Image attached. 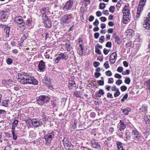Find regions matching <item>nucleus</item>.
I'll return each mask as SVG.
<instances>
[{"mask_svg": "<svg viewBox=\"0 0 150 150\" xmlns=\"http://www.w3.org/2000/svg\"><path fill=\"white\" fill-rule=\"evenodd\" d=\"M109 50H108L107 49H106V48H104L103 50V53H104V54H105V55H107V54L109 52Z\"/></svg>", "mask_w": 150, "mask_h": 150, "instance_id": "57", "label": "nucleus"}, {"mask_svg": "<svg viewBox=\"0 0 150 150\" xmlns=\"http://www.w3.org/2000/svg\"><path fill=\"white\" fill-rule=\"evenodd\" d=\"M123 13L124 17H125V18H129V16L130 15V11H129L125 12L124 13Z\"/></svg>", "mask_w": 150, "mask_h": 150, "instance_id": "30", "label": "nucleus"}, {"mask_svg": "<svg viewBox=\"0 0 150 150\" xmlns=\"http://www.w3.org/2000/svg\"><path fill=\"white\" fill-rule=\"evenodd\" d=\"M119 124L120 125L118 126V128H119V130L120 131H121L125 128L126 127V125L125 124L123 121L121 120H120V122Z\"/></svg>", "mask_w": 150, "mask_h": 150, "instance_id": "12", "label": "nucleus"}, {"mask_svg": "<svg viewBox=\"0 0 150 150\" xmlns=\"http://www.w3.org/2000/svg\"><path fill=\"white\" fill-rule=\"evenodd\" d=\"M115 8L113 6H111L109 8V11L112 13H113L114 12Z\"/></svg>", "mask_w": 150, "mask_h": 150, "instance_id": "34", "label": "nucleus"}, {"mask_svg": "<svg viewBox=\"0 0 150 150\" xmlns=\"http://www.w3.org/2000/svg\"><path fill=\"white\" fill-rule=\"evenodd\" d=\"M99 7L100 9H103L105 7V4L104 3H100Z\"/></svg>", "mask_w": 150, "mask_h": 150, "instance_id": "41", "label": "nucleus"}, {"mask_svg": "<svg viewBox=\"0 0 150 150\" xmlns=\"http://www.w3.org/2000/svg\"><path fill=\"white\" fill-rule=\"evenodd\" d=\"M123 70V68L121 67H119L117 69V71L119 72H122Z\"/></svg>", "mask_w": 150, "mask_h": 150, "instance_id": "54", "label": "nucleus"}, {"mask_svg": "<svg viewBox=\"0 0 150 150\" xmlns=\"http://www.w3.org/2000/svg\"><path fill=\"white\" fill-rule=\"evenodd\" d=\"M73 3V0H69L68 1L63 8V10L64 11H67L70 9L72 7Z\"/></svg>", "mask_w": 150, "mask_h": 150, "instance_id": "5", "label": "nucleus"}, {"mask_svg": "<svg viewBox=\"0 0 150 150\" xmlns=\"http://www.w3.org/2000/svg\"><path fill=\"white\" fill-rule=\"evenodd\" d=\"M104 81L102 80H99L98 82V83L100 86H103L104 84Z\"/></svg>", "mask_w": 150, "mask_h": 150, "instance_id": "62", "label": "nucleus"}, {"mask_svg": "<svg viewBox=\"0 0 150 150\" xmlns=\"http://www.w3.org/2000/svg\"><path fill=\"white\" fill-rule=\"evenodd\" d=\"M15 22L17 24L21 25V26L24 27L25 25V23L23 20L22 17L20 16H17L15 18Z\"/></svg>", "mask_w": 150, "mask_h": 150, "instance_id": "6", "label": "nucleus"}, {"mask_svg": "<svg viewBox=\"0 0 150 150\" xmlns=\"http://www.w3.org/2000/svg\"><path fill=\"white\" fill-rule=\"evenodd\" d=\"M17 80L23 84L29 83L36 85L38 83L37 80L34 78V76L27 73L24 74L19 73Z\"/></svg>", "mask_w": 150, "mask_h": 150, "instance_id": "1", "label": "nucleus"}, {"mask_svg": "<svg viewBox=\"0 0 150 150\" xmlns=\"http://www.w3.org/2000/svg\"><path fill=\"white\" fill-rule=\"evenodd\" d=\"M95 52L96 53L98 54H101V52L100 50H99L98 48L97 47H96L95 48Z\"/></svg>", "mask_w": 150, "mask_h": 150, "instance_id": "49", "label": "nucleus"}, {"mask_svg": "<svg viewBox=\"0 0 150 150\" xmlns=\"http://www.w3.org/2000/svg\"><path fill=\"white\" fill-rule=\"evenodd\" d=\"M50 98L47 96H40L36 98L38 104L40 105H43L50 100Z\"/></svg>", "mask_w": 150, "mask_h": 150, "instance_id": "2", "label": "nucleus"}, {"mask_svg": "<svg viewBox=\"0 0 150 150\" xmlns=\"http://www.w3.org/2000/svg\"><path fill=\"white\" fill-rule=\"evenodd\" d=\"M100 19L102 22H105L107 20L106 18L104 17H102L100 18Z\"/></svg>", "mask_w": 150, "mask_h": 150, "instance_id": "59", "label": "nucleus"}, {"mask_svg": "<svg viewBox=\"0 0 150 150\" xmlns=\"http://www.w3.org/2000/svg\"><path fill=\"white\" fill-rule=\"evenodd\" d=\"M105 74L107 76H111L112 75V72L110 70L108 71L105 72Z\"/></svg>", "mask_w": 150, "mask_h": 150, "instance_id": "38", "label": "nucleus"}, {"mask_svg": "<svg viewBox=\"0 0 150 150\" xmlns=\"http://www.w3.org/2000/svg\"><path fill=\"white\" fill-rule=\"evenodd\" d=\"M117 147L118 150H121V149H123L122 146V143L120 141H117L116 142Z\"/></svg>", "mask_w": 150, "mask_h": 150, "instance_id": "22", "label": "nucleus"}, {"mask_svg": "<svg viewBox=\"0 0 150 150\" xmlns=\"http://www.w3.org/2000/svg\"><path fill=\"white\" fill-rule=\"evenodd\" d=\"M114 82L113 79L112 78H109L108 79V83L109 84L112 83Z\"/></svg>", "mask_w": 150, "mask_h": 150, "instance_id": "51", "label": "nucleus"}, {"mask_svg": "<svg viewBox=\"0 0 150 150\" xmlns=\"http://www.w3.org/2000/svg\"><path fill=\"white\" fill-rule=\"evenodd\" d=\"M4 32L6 33V37H8L9 36V27L6 26L4 29Z\"/></svg>", "mask_w": 150, "mask_h": 150, "instance_id": "20", "label": "nucleus"}, {"mask_svg": "<svg viewBox=\"0 0 150 150\" xmlns=\"http://www.w3.org/2000/svg\"><path fill=\"white\" fill-rule=\"evenodd\" d=\"M9 80H4L3 81V83L4 84L5 86L7 88H8L9 86Z\"/></svg>", "mask_w": 150, "mask_h": 150, "instance_id": "25", "label": "nucleus"}, {"mask_svg": "<svg viewBox=\"0 0 150 150\" xmlns=\"http://www.w3.org/2000/svg\"><path fill=\"white\" fill-rule=\"evenodd\" d=\"M100 64V63L98 62H94L93 63V66L96 68Z\"/></svg>", "mask_w": 150, "mask_h": 150, "instance_id": "50", "label": "nucleus"}, {"mask_svg": "<svg viewBox=\"0 0 150 150\" xmlns=\"http://www.w3.org/2000/svg\"><path fill=\"white\" fill-rule=\"evenodd\" d=\"M99 24V21L97 19H96V21L93 23L94 25L96 26L97 27L98 26Z\"/></svg>", "mask_w": 150, "mask_h": 150, "instance_id": "56", "label": "nucleus"}, {"mask_svg": "<svg viewBox=\"0 0 150 150\" xmlns=\"http://www.w3.org/2000/svg\"><path fill=\"white\" fill-rule=\"evenodd\" d=\"M125 135V136L124 137V140L125 141L129 140L130 139V136L127 134V133H126Z\"/></svg>", "mask_w": 150, "mask_h": 150, "instance_id": "33", "label": "nucleus"}, {"mask_svg": "<svg viewBox=\"0 0 150 150\" xmlns=\"http://www.w3.org/2000/svg\"><path fill=\"white\" fill-rule=\"evenodd\" d=\"M104 66L106 69H108L110 67V66L108 61L105 62L104 64Z\"/></svg>", "mask_w": 150, "mask_h": 150, "instance_id": "36", "label": "nucleus"}, {"mask_svg": "<svg viewBox=\"0 0 150 150\" xmlns=\"http://www.w3.org/2000/svg\"><path fill=\"white\" fill-rule=\"evenodd\" d=\"M92 145L91 146L93 148L99 149L100 148V146L99 144L97 142H96L95 140H92L91 141Z\"/></svg>", "mask_w": 150, "mask_h": 150, "instance_id": "14", "label": "nucleus"}, {"mask_svg": "<svg viewBox=\"0 0 150 150\" xmlns=\"http://www.w3.org/2000/svg\"><path fill=\"white\" fill-rule=\"evenodd\" d=\"M41 121H38L36 119H33V125L35 127H38L42 125Z\"/></svg>", "mask_w": 150, "mask_h": 150, "instance_id": "13", "label": "nucleus"}, {"mask_svg": "<svg viewBox=\"0 0 150 150\" xmlns=\"http://www.w3.org/2000/svg\"><path fill=\"white\" fill-rule=\"evenodd\" d=\"M54 137V133L52 132L50 133H49L46 134L44 137V139L46 141L45 144L47 146L50 145L51 140Z\"/></svg>", "mask_w": 150, "mask_h": 150, "instance_id": "3", "label": "nucleus"}, {"mask_svg": "<svg viewBox=\"0 0 150 150\" xmlns=\"http://www.w3.org/2000/svg\"><path fill=\"white\" fill-rule=\"evenodd\" d=\"M78 43L77 45H83V41L82 39V38H79L78 39Z\"/></svg>", "mask_w": 150, "mask_h": 150, "instance_id": "32", "label": "nucleus"}, {"mask_svg": "<svg viewBox=\"0 0 150 150\" xmlns=\"http://www.w3.org/2000/svg\"><path fill=\"white\" fill-rule=\"evenodd\" d=\"M120 94V92L119 91V89H117L115 91V93L114 94V96L115 97H117Z\"/></svg>", "mask_w": 150, "mask_h": 150, "instance_id": "37", "label": "nucleus"}, {"mask_svg": "<svg viewBox=\"0 0 150 150\" xmlns=\"http://www.w3.org/2000/svg\"><path fill=\"white\" fill-rule=\"evenodd\" d=\"M122 83V81L121 80H118L116 82V84L117 85H120Z\"/></svg>", "mask_w": 150, "mask_h": 150, "instance_id": "53", "label": "nucleus"}, {"mask_svg": "<svg viewBox=\"0 0 150 150\" xmlns=\"http://www.w3.org/2000/svg\"><path fill=\"white\" fill-rule=\"evenodd\" d=\"M120 88L121 89V90L122 91H126L127 89V87L124 86H121L120 87Z\"/></svg>", "mask_w": 150, "mask_h": 150, "instance_id": "48", "label": "nucleus"}, {"mask_svg": "<svg viewBox=\"0 0 150 150\" xmlns=\"http://www.w3.org/2000/svg\"><path fill=\"white\" fill-rule=\"evenodd\" d=\"M146 0H140L138 8L139 10L143 9V7L145 4Z\"/></svg>", "mask_w": 150, "mask_h": 150, "instance_id": "17", "label": "nucleus"}, {"mask_svg": "<svg viewBox=\"0 0 150 150\" xmlns=\"http://www.w3.org/2000/svg\"><path fill=\"white\" fill-rule=\"evenodd\" d=\"M25 121L26 123L29 126H31L32 125H33V119L31 120L29 118L27 119H25Z\"/></svg>", "mask_w": 150, "mask_h": 150, "instance_id": "24", "label": "nucleus"}, {"mask_svg": "<svg viewBox=\"0 0 150 150\" xmlns=\"http://www.w3.org/2000/svg\"><path fill=\"white\" fill-rule=\"evenodd\" d=\"M41 13L42 14H45L46 12V8H43L41 9Z\"/></svg>", "mask_w": 150, "mask_h": 150, "instance_id": "44", "label": "nucleus"}, {"mask_svg": "<svg viewBox=\"0 0 150 150\" xmlns=\"http://www.w3.org/2000/svg\"><path fill=\"white\" fill-rule=\"evenodd\" d=\"M146 18L142 23L143 27L148 30H150V17Z\"/></svg>", "mask_w": 150, "mask_h": 150, "instance_id": "9", "label": "nucleus"}, {"mask_svg": "<svg viewBox=\"0 0 150 150\" xmlns=\"http://www.w3.org/2000/svg\"><path fill=\"white\" fill-rule=\"evenodd\" d=\"M132 32L133 30L131 29H128L126 31V33L127 34V35H128L129 36L132 35Z\"/></svg>", "mask_w": 150, "mask_h": 150, "instance_id": "27", "label": "nucleus"}, {"mask_svg": "<svg viewBox=\"0 0 150 150\" xmlns=\"http://www.w3.org/2000/svg\"><path fill=\"white\" fill-rule=\"evenodd\" d=\"M98 93L100 94V95H103L104 94V92L103 90L102 89H100L98 92Z\"/></svg>", "mask_w": 150, "mask_h": 150, "instance_id": "58", "label": "nucleus"}, {"mask_svg": "<svg viewBox=\"0 0 150 150\" xmlns=\"http://www.w3.org/2000/svg\"><path fill=\"white\" fill-rule=\"evenodd\" d=\"M107 96L108 98H113L112 94L110 93H107Z\"/></svg>", "mask_w": 150, "mask_h": 150, "instance_id": "55", "label": "nucleus"}, {"mask_svg": "<svg viewBox=\"0 0 150 150\" xmlns=\"http://www.w3.org/2000/svg\"><path fill=\"white\" fill-rule=\"evenodd\" d=\"M129 4H127L125 5V6L124 8L123 9V13H124L125 12L130 11L129 10Z\"/></svg>", "mask_w": 150, "mask_h": 150, "instance_id": "26", "label": "nucleus"}, {"mask_svg": "<svg viewBox=\"0 0 150 150\" xmlns=\"http://www.w3.org/2000/svg\"><path fill=\"white\" fill-rule=\"evenodd\" d=\"M129 108H125L123 110V112L125 115H127L129 112Z\"/></svg>", "mask_w": 150, "mask_h": 150, "instance_id": "31", "label": "nucleus"}, {"mask_svg": "<svg viewBox=\"0 0 150 150\" xmlns=\"http://www.w3.org/2000/svg\"><path fill=\"white\" fill-rule=\"evenodd\" d=\"M143 9H141L139 10L138 8L137 11V17L138 18L139 17L140 14H141V12L143 10Z\"/></svg>", "mask_w": 150, "mask_h": 150, "instance_id": "43", "label": "nucleus"}, {"mask_svg": "<svg viewBox=\"0 0 150 150\" xmlns=\"http://www.w3.org/2000/svg\"><path fill=\"white\" fill-rule=\"evenodd\" d=\"M133 139H134L133 142L135 143H137L140 142L142 141V139L140 134L133 137Z\"/></svg>", "mask_w": 150, "mask_h": 150, "instance_id": "15", "label": "nucleus"}, {"mask_svg": "<svg viewBox=\"0 0 150 150\" xmlns=\"http://www.w3.org/2000/svg\"><path fill=\"white\" fill-rule=\"evenodd\" d=\"M18 122V120H16L12 124V130H15V128L17 126V124Z\"/></svg>", "mask_w": 150, "mask_h": 150, "instance_id": "23", "label": "nucleus"}, {"mask_svg": "<svg viewBox=\"0 0 150 150\" xmlns=\"http://www.w3.org/2000/svg\"><path fill=\"white\" fill-rule=\"evenodd\" d=\"M68 59V56L67 54L64 53H61L59 54L58 56L54 59V64L57 63L61 59L67 60Z\"/></svg>", "mask_w": 150, "mask_h": 150, "instance_id": "4", "label": "nucleus"}, {"mask_svg": "<svg viewBox=\"0 0 150 150\" xmlns=\"http://www.w3.org/2000/svg\"><path fill=\"white\" fill-rule=\"evenodd\" d=\"M100 35L99 33H96L94 34V37L95 38L97 39Z\"/></svg>", "mask_w": 150, "mask_h": 150, "instance_id": "60", "label": "nucleus"}, {"mask_svg": "<svg viewBox=\"0 0 150 150\" xmlns=\"http://www.w3.org/2000/svg\"><path fill=\"white\" fill-rule=\"evenodd\" d=\"M121 2L120 1L118 2L116 5V6L118 11L119 10V9L121 6Z\"/></svg>", "mask_w": 150, "mask_h": 150, "instance_id": "42", "label": "nucleus"}, {"mask_svg": "<svg viewBox=\"0 0 150 150\" xmlns=\"http://www.w3.org/2000/svg\"><path fill=\"white\" fill-rule=\"evenodd\" d=\"M7 100H3V101L0 104V105H1L5 107H7L8 105V103Z\"/></svg>", "mask_w": 150, "mask_h": 150, "instance_id": "28", "label": "nucleus"}, {"mask_svg": "<svg viewBox=\"0 0 150 150\" xmlns=\"http://www.w3.org/2000/svg\"><path fill=\"white\" fill-rule=\"evenodd\" d=\"M105 46L107 47L111 48L112 46L111 42H107L105 45Z\"/></svg>", "mask_w": 150, "mask_h": 150, "instance_id": "46", "label": "nucleus"}, {"mask_svg": "<svg viewBox=\"0 0 150 150\" xmlns=\"http://www.w3.org/2000/svg\"><path fill=\"white\" fill-rule=\"evenodd\" d=\"M95 75L96 78H98L101 75V74L99 73L96 72L95 73Z\"/></svg>", "mask_w": 150, "mask_h": 150, "instance_id": "64", "label": "nucleus"}, {"mask_svg": "<svg viewBox=\"0 0 150 150\" xmlns=\"http://www.w3.org/2000/svg\"><path fill=\"white\" fill-rule=\"evenodd\" d=\"M128 97V94H126L123 96V98L121 99V101L122 102H124L125 99H126Z\"/></svg>", "mask_w": 150, "mask_h": 150, "instance_id": "47", "label": "nucleus"}, {"mask_svg": "<svg viewBox=\"0 0 150 150\" xmlns=\"http://www.w3.org/2000/svg\"><path fill=\"white\" fill-rule=\"evenodd\" d=\"M43 20L45 21L44 25L47 28H50L52 26V23L51 21L48 18L46 15L42 16Z\"/></svg>", "mask_w": 150, "mask_h": 150, "instance_id": "7", "label": "nucleus"}, {"mask_svg": "<svg viewBox=\"0 0 150 150\" xmlns=\"http://www.w3.org/2000/svg\"><path fill=\"white\" fill-rule=\"evenodd\" d=\"M117 57V53L116 52H114L110 55L109 58V60L112 64H113L115 63Z\"/></svg>", "mask_w": 150, "mask_h": 150, "instance_id": "11", "label": "nucleus"}, {"mask_svg": "<svg viewBox=\"0 0 150 150\" xmlns=\"http://www.w3.org/2000/svg\"><path fill=\"white\" fill-rule=\"evenodd\" d=\"M12 132L13 134V139L14 140H16L17 138V136L16 134H15V130H12Z\"/></svg>", "mask_w": 150, "mask_h": 150, "instance_id": "39", "label": "nucleus"}, {"mask_svg": "<svg viewBox=\"0 0 150 150\" xmlns=\"http://www.w3.org/2000/svg\"><path fill=\"white\" fill-rule=\"evenodd\" d=\"M43 83L47 85L49 88L51 89L52 88V85H51L50 78L46 76L44 77L43 79L42 80Z\"/></svg>", "mask_w": 150, "mask_h": 150, "instance_id": "10", "label": "nucleus"}, {"mask_svg": "<svg viewBox=\"0 0 150 150\" xmlns=\"http://www.w3.org/2000/svg\"><path fill=\"white\" fill-rule=\"evenodd\" d=\"M72 16L71 15L67 14L63 16L61 19V23L63 25L68 23V20Z\"/></svg>", "mask_w": 150, "mask_h": 150, "instance_id": "8", "label": "nucleus"}, {"mask_svg": "<svg viewBox=\"0 0 150 150\" xmlns=\"http://www.w3.org/2000/svg\"><path fill=\"white\" fill-rule=\"evenodd\" d=\"M139 132L136 129H134L132 130V134L133 137L140 134Z\"/></svg>", "mask_w": 150, "mask_h": 150, "instance_id": "21", "label": "nucleus"}, {"mask_svg": "<svg viewBox=\"0 0 150 150\" xmlns=\"http://www.w3.org/2000/svg\"><path fill=\"white\" fill-rule=\"evenodd\" d=\"M115 77L117 78L120 79L121 78L122 76L120 74H116L115 75Z\"/></svg>", "mask_w": 150, "mask_h": 150, "instance_id": "52", "label": "nucleus"}, {"mask_svg": "<svg viewBox=\"0 0 150 150\" xmlns=\"http://www.w3.org/2000/svg\"><path fill=\"white\" fill-rule=\"evenodd\" d=\"M83 45H78L77 46V51L78 53L80 55H82L84 52L83 51Z\"/></svg>", "mask_w": 150, "mask_h": 150, "instance_id": "16", "label": "nucleus"}, {"mask_svg": "<svg viewBox=\"0 0 150 150\" xmlns=\"http://www.w3.org/2000/svg\"><path fill=\"white\" fill-rule=\"evenodd\" d=\"M1 18L2 21H5V19L6 18V14H3L1 16Z\"/></svg>", "mask_w": 150, "mask_h": 150, "instance_id": "40", "label": "nucleus"}, {"mask_svg": "<svg viewBox=\"0 0 150 150\" xmlns=\"http://www.w3.org/2000/svg\"><path fill=\"white\" fill-rule=\"evenodd\" d=\"M104 36H101L99 39V41L101 43H103L104 41Z\"/></svg>", "mask_w": 150, "mask_h": 150, "instance_id": "45", "label": "nucleus"}, {"mask_svg": "<svg viewBox=\"0 0 150 150\" xmlns=\"http://www.w3.org/2000/svg\"><path fill=\"white\" fill-rule=\"evenodd\" d=\"M94 19V17L93 16H90L89 18H88V20L90 22L92 21Z\"/></svg>", "mask_w": 150, "mask_h": 150, "instance_id": "61", "label": "nucleus"}, {"mask_svg": "<svg viewBox=\"0 0 150 150\" xmlns=\"http://www.w3.org/2000/svg\"><path fill=\"white\" fill-rule=\"evenodd\" d=\"M130 21V20L129 18L124 17L123 20V23L125 24H127Z\"/></svg>", "mask_w": 150, "mask_h": 150, "instance_id": "29", "label": "nucleus"}, {"mask_svg": "<svg viewBox=\"0 0 150 150\" xmlns=\"http://www.w3.org/2000/svg\"><path fill=\"white\" fill-rule=\"evenodd\" d=\"M113 37L115 39V42L118 44H119L121 42V39L118 36H117L116 33H115L113 35Z\"/></svg>", "mask_w": 150, "mask_h": 150, "instance_id": "19", "label": "nucleus"}, {"mask_svg": "<svg viewBox=\"0 0 150 150\" xmlns=\"http://www.w3.org/2000/svg\"><path fill=\"white\" fill-rule=\"evenodd\" d=\"M130 82V79L129 78L126 77L125 81V82L126 84H129Z\"/></svg>", "mask_w": 150, "mask_h": 150, "instance_id": "35", "label": "nucleus"}, {"mask_svg": "<svg viewBox=\"0 0 150 150\" xmlns=\"http://www.w3.org/2000/svg\"><path fill=\"white\" fill-rule=\"evenodd\" d=\"M22 35L23 36H22L21 38V40L23 41L26 39V36L25 35L23 34Z\"/></svg>", "mask_w": 150, "mask_h": 150, "instance_id": "63", "label": "nucleus"}, {"mask_svg": "<svg viewBox=\"0 0 150 150\" xmlns=\"http://www.w3.org/2000/svg\"><path fill=\"white\" fill-rule=\"evenodd\" d=\"M38 67V68L40 71H43L45 67V64L42 60L40 61Z\"/></svg>", "mask_w": 150, "mask_h": 150, "instance_id": "18", "label": "nucleus"}]
</instances>
